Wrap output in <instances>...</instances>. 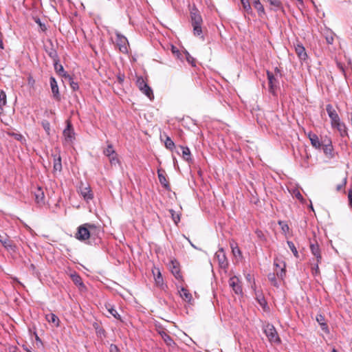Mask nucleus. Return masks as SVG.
Listing matches in <instances>:
<instances>
[{"label":"nucleus","instance_id":"obj_46","mask_svg":"<svg viewBox=\"0 0 352 352\" xmlns=\"http://www.w3.org/2000/svg\"><path fill=\"white\" fill-rule=\"evenodd\" d=\"M109 157L110 163L111 164H116L117 163L119 162L118 158L117 157L116 153L114 155H111V157Z\"/></svg>","mask_w":352,"mask_h":352},{"label":"nucleus","instance_id":"obj_57","mask_svg":"<svg viewBox=\"0 0 352 352\" xmlns=\"http://www.w3.org/2000/svg\"><path fill=\"white\" fill-rule=\"evenodd\" d=\"M258 300L261 306H264L266 304V301L263 298H262L261 299H258Z\"/></svg>","mask_w":352,"mask_h":352},{"label":"nucleus","instance_id":"obj_36","mask_svg":"<svg viewBox=\"0 0 352 352\" xmlns=\"http://www.w3.org/2000/svg\"><path fill=\"white\" fill-rule=\"evenodd\" d=\"M6 104V94L3 91H0V114L2 113L3 107Z\"/></svg>","mask_w":352,"mask_h":352},{"label":"nucleus","instance_id":"obj_1","mask_svg":"<svg viewBox=\"0 0 352 352\" xmlns=\"http://www.w3.org/2000/svg\"><path fill=\"white\" fill-rule=\"evenodd\" d=\"M101 232V228L94 223H86L80 226L76 233V238L80 241H85L90 237H98Z\"/></svg>","mask_w":352,"mask_h":352},{"label":"nucleus","instance_id":"obj_11","mask_svg":"<svg viewBox=\"0 0 352 352\" xmlns=\"http://www.w3.org/2000/svg\"><path fill=\"white\" fill-rule=\"evenodd\" d=\"M326 110L328 113L329 117L331 119V124L333 126L336 123H337L338 121L340 120V117L336 111V109L333 107V106L331 104H328L326 106Z\"/></svg>","mask_w":352,"mask_h":352},{"label":"nucleus","instance_id":"obj_56","mask_svg":"<svg viewBox=\"0 0 352 352\" xmlns=\"http://www.w3.org/2000/svg\"><path fill=\"white\" fill-rule=\"evenodd\" d=\"M0 48L2 50L4 48L3 38H2V34L1 32H0Z\"/></svg>","mask_w":352,"mask_h":352},{"label":"nucleus","instance_id":"obj_10","mask_svg":"<svg viewBox=\"0 0 352 352\" xmlns=\"http://www.w3.org/2000/svg\"><path fill=\"white\" fill-rule=\"evenodd\" d=\"M215 258L217 259L219 266L226 269L228 266V259L224 250L221 248L215 253Z\"/></svg>","mask_w":352,"mask_h":352},{"label":"nucleus","instance_id":"obj_33","mask_svg":"<svg viewBox=\"0 0 352 352\" xmlns=\"http://www.w3.org/2000/svg\"><path fill=\"white\" fill-rule=\"evenodd\" d=\"M241 3L242 4L244 11L246 13H248V14H253L249 0H241Z\"/></svg>","mask_w":352,"mask_h":352},{"label":"nucleus","instance_id":"obj_32","mask_svg":"<svg viewBox=\"0 0 352 352\" xmlns=\"http://www.w3.org/2000/svg\"><path fill=\"white\" fill-rule=\"evenodd\" d=\"M180 148L182 151V157L187 162L191 161V154L190 149L186 146H181Z\"/></svg>","mask_w":352,"mask_h":352},{"label":"nucleus","instance_id":"obj_20","mask_svg":"<svg viewBox=\"0 0 352 352\" xmlns=\"http://www.w3.org/2000/svg\"><path fill=\"white\" fill-rule=\"evenodd\" d=\"M310 249L313 255L316 256L318 263H320L322 260V256L320 254L319 245L317 243H312L310 245Z\"/></svg>","mask_w":352,"mask_h":352},{"label":"nucleus","instance_id":"obj_6","mask_svg":"<svg viewBox=\"0 0 352 352\" xmlns=\"http://www.w3.org/2000/svg\"><path fill=\"white\" fill-rule=\"evenodd\" d=\"M0 243L2 245L10 252H16V246L14 245L12 241H11L7 235L0 234Z\"/></svg>","mask_w":352,"mask_h":352},{"label":"nucleus","instance_id":"obj_28","mask_svg":"<svg viewBox=\"0 0 352 352\" xmlns=\"http://www.w3.org/2000/svg\"><path fill=\"white\" fill-rule=\"evenodd\" d=\"M153 274L155 277V280L156 285L158 286H161L163 285V278L162 276V274L158 268H155L153 270Z\"/></svg>","mask_w":352,"mask_h":352},{"label":"nucleus","instance_id":"obj_47","mask_svg":"<svg viewBox=\"0 0 352 352\" xmlns=\"http://www.w3.org/2000/svg\"><path fill=\"white\" fill-rule=\"evenodd\" d=\"M43 127L44 128L45 131L49 134L50 131V124L48 122H42Z\"/></svg>","mask_w":352,"mask_h":352},{"label":"nucleus","instance_id":"obj_23","mask_svg":"<svg viewBox=\"0 0 352 352\" xmlns=\"http://www.w3.org/2000/svg\"><path fill=\"white\" fill-rule=\"evenodd\" d=\"M254 8L257 10L258 14L260 17H263L265 14V9L260 0H254L253 2Z\"/></svg>","mask_w":352,"mask_h":352},{"label":"nucleus","instance_id":"obj_17","mask_svg":"<svg viewBox=\"0 0 352 352\" xmlns=\"http://www.w3.org/2000/svg\"><path fill=\"white\" fill-rule=\"evenodd\" d=\"M80 195L82 196L85 200L87 201L91 200L94 198V195L91 190L90 187L86 186H80Z\"/></svg>","mask_w":352,"mask_h":352},{"label":"nucleus","instance_id":"obj_53","mask_svg":"<svg viewBox=\"0 0 352 352\" xmlns=\"http://www.w3.org/2000/svg\"><path fill=\"white\" fill-rule=\"evenodd\" d=\"M326 40H327V43L332 44L333 42V37L331 35L329 36H327Z\"/></svg>","mask_w":352,"mask_h":352},{"label":"nucleus","instance_id":"obj_8","mask_svg":"<svg viewBox=\"0 0 352 352\" xmlns=\"http://www.w3.org/2000/svg\"><path fill=\"white\" fill-rule=\"evenodd\" d=\"M116 44L119 47V50L122 53L128 52V41L127 38L120 33H116Z\"/></svg>","mask_w":352,"mask_h":352},{"label":"nucleus","instance_id":"obj_16","mask_svg":"<svg viewBox=\"0 0 352 352\" xmlns=\"http://www.w3.org/2000/svg\"><path fill=\"white\" fill-rule=\"evenodd\" d=\"M50 83L54 98L56 100L59 101L60 100V96L58 91V84L55 78L52 76L50 79Z\"/></svg>","mask_w":352,"mask_h":352},{"label":"nucleus","instance_id":"obj_30","mask_svg":"<svg viewBox=\"0 0 352 352\" xmlns=\"http://www.w3.org/2000/svg\"><path fill=\"white\" fill-rule=\"evenodd\" d=\"M45 318L49 322L53 323L56 327H59L60 320L54 314L50 313L47 314Z\"/></svg>","mask_w":352,"mask_h":352},{"label":"nucleus","instance_id":"obj_22","mask_svg":"<svg viewBox=\"0 0 352 352\" xmlns=\"http://www.w3.org/2000/svg\"><path fill=\"white\" fill-rule=\"evenodd\" d=\"M54 171L60 172L62 170L61 157L60 154H54Z\"/></svg>","mask_w":352,"mask_h":352},{"label":"nucleus","instance_id":"obj_49","mask_svg":"<svg viewBox=\"0 0 352 352\" xmlns=\"http://www.w3.org/2000/svg\"><path fill=\"white\" fill-rule=\"evenodd\" d=\"M49 55L51 58H53L54 61L55 62L56 60H58V56H57V53L56 51L54 50H52V52H50L49 53Z\"/></svg>","mask_w":352,"mask_h":352},{"label":"nucleus","instance_id":"obj_58","mask_svg":"<svg viewBox=\"0 0 352 352\" xmlns=\"http://www.w3.org/2000/svg\"><path fill=\"white\" fill-rule=\"evenodd\" d=\"M118 79H119L120 82H122L123 81V78H122L120 76L118 77Z\"/></svg>","mask_w":352,"mask_h":352},{"label":"nucleus","instance_id":"obj_24","mask_svg":"<svg viewBox=\"0 0 352 352\" xmlns=\"http://www.w3.org/2000/svg\"><path fill=\"white\" fill-rule=\"evenodd\" d=\"M295 51L299 58H300L301 60H305L307 58V54L305 52V47L302 45H296V46L295 47Z\"/></svg>","mask_w":352,"mask_h":352},{"label":"nucleus","instance_id":"obj_44","mask_svg":"<svg viewBox=\"0 0 352 352\" xmlns=\"http://www.w3.org/2000/svg\"><path fill=\"white\" fill-rule=\"evenodd\" d=\"M267 277L272 285H273L274 286H278L276 275L274 273H270Z\"/></svg>","mask_w":352,"mask_h":352},{"label":"nucleus","instance_id":"obj_9","mask_svg":"<svg viewBox=\"0 0 352 352\" xmlns=\"http://www.w3.org/2000/svg\"><path fill=\"white\" fill-rule=\"evenodd\" d=\"M267 76L269 83V91L273 95H276V91L279 83L278 80L274 77V74L269 71L267 72Z\"/></svg>","mask_w":352,"mask_h":352},{"label":"nucleus","instance_id":"obj_31","mask_svg":"<svg viewBox=\"0 0 352 352\" xmlns=\"http://www.w3.org/2000/svg\"><path fill=\"white\" fill-rule=\"evenodd\" d=\"M157 175H158V178H159V181H160V184L164 188H169V184H168V181L166 179V177H165V175L164 173V171H162L161 170H157Z\"/></svg>","mask_w":352,"mask_h":352},{"label":"nucleus","instance_id":"obj_14","mask_svg":"<svg viewBox=\"0 0 352 352\" xmlns=\"http://www.w3.org/2000/svg\"><path fill=\"white\" fill-rule=\"evenodd\" d=\"M229 285L236 294H242V288L239 280L236 276H232L230 278Z\"/></svg>","mask_w":352,"mask_h":352},{"label":"nucleus","instance_id":"obj_15","mask_svg":"<svg viewBox=\"0 0 352 352\" xmlns=\"http://www.w3.org/2000/svg\"><path fill=\"white\" fill-rule=\"evenodd\" d=\"M35 201L39 206L45 204V194L43 190L41 187H37L34 191Z\"/></svg>","mask_w":352,"mask_h":352},{"label":"nucleus","instance_id":"obj_43","mask_svg":"<svg viewBox=\"0 0 352 352\" xmlns=\"http://www.w3.org/2000/svg\"><path fill=\"white\" fill-rule=\"evenodd\" d=\"M165 146L167 148L172 150L175 146V144L169 137H167L165 140Z\"/></svg>","mask_w":352,"mask_h":352},{"label":"nucleus","instance_id":"obj_5","mask_svg":"<svg viewBox=\"0 0 352 352\" xmlns=\"http://www.w3.org/2000/svg\"><path fill=\"white\" fill-rule=\"evenodd\" d=\"M274 265L276 267V275L280 278L281 279H283L285 276V273H286V271H285V267H286V264H285V262L278 258H276L274 259Z\"/></svg>","mask_w":352,"mask_h":352},{"label":"nucleus","instance_id":"obj_38","mask_svg":"<svg viewBox=\"0 0 352 352\" xmlns=\"http://www.w3.org/2000/svg\"><path fill=\"white\" fill-rule=\"evenodd\" d=\"M65 80H68V82H69L71 88L74 91H76V90L78 89V88H79L78 84L73 80V78H72V77L70 75L67 76Z\"/></svg>","mask_w":352,"mask_h":352},{"label":"nucleus","instance_id":"obj_55","mask_svg":"<svg viewBox=\"0 0 352 352\" xmlns=\"http://www.w3.org/2000/svg\"><path fill=\"white\" fill-rule=\"evenodd\" d=\"M295 195V197L299 199V200H302L303 198H302V195L300 194V192L299 191H297L296 192L294 193Z\"/></svg>","mask_w":352,"mask_h":352},{"label":"nucleus","instance_id":"obj_21","mask_svg":"<svg viewBox=\"0 0 352 352\" xmlns=\"http://www.w3.org/2000/svg\"><path fill=\"white\" fill-rule=\"evenodd\" d=\"M160 333L161 335L162 338L163 339V340L164 341L167 346L172 348L175 346V342L168 334H167L165 331L160 332Z\"/></svg>","mask_w":352,"mask_h":352},{"label":"nucleus","instance_id":"obj_50","mask_svg":"<svg viewBox=\"0 0 352 352\" xmlns=\"http://www.w3.org/2000/svg\"><path fill=\"white\" fill-rule=\"evenodd\" d=\"M186 59L189 63H190L192 66H195L194 58L191 57L188 52H186Z\"/></svg>","mask_w":352,"mask_h":352},{"label":"nucleus","instance_id":"obj_4","mask_svg":"<svg viewBox=\"0 0 352 352\" xmlns=\"http://www.w3.org/2000/svg\"><path fill=\"white\" fill-rule=\"evenodd\" d=\"M264 333L267 337L270 342L279 343L280 338L275 327L271 324H267L264 327Z\"/></svg>","mask_w":352,"mask_h":352},{"label":"nucleus","instance_id":"obj_29","mask_svg":"<svg viewBox=\"0 0 352 352\" xmlns=\"http://www.w3.org/2000/svg\"><path fill=\"white\" fill-rule=\"evenodd\" d=\"M179 295L183 300L188 302H190L192 298V294L184 287H182L179 291Z\"/></svg>","mask_w":352,"mask_h":352},{"label":"nucleus","instance_id":"obj_45","mask_svg":"<svg viewBox=\"0 0 352 352\" xmlns=\"http://www.w3.org/2000/svg\"><path fill=\"white\" fill-rule=\"evenodd\" d=\"M171 52L177 58H182V54L179 52V50L175 47L174 45L171 46Z\"/></svg>","mask_w":352,"mask_h":352},{"label":"nucleus","instance_id":"obj_19","mask_svg":"<svg viewBox=\"0 0 352 352\" xmlns=\"http://www.w3.org/2000/svg\"><path fill=\"white\" fill-rule=\"evenodd\" d=\"M331 126L333 128H336L342 137L348 135L347 128L345 124L342 122L340 120Z\"/></svg>","mask_w":352,"mask_h":352},{"label":"nucleus","instance_id":"obj_13","mask_svg":"<svg viewBox=\"0 0 352 352\" xmlns=\"http://www.w3.org/2000/svg\"><path fill=\"white\" fill-rule=\"evenodd\" d=\"M322 146L323 151L326 155L329 156L331 158L333 157V148L331 140L330 139H325L322 142Z\"/></svg>","mask_w":352,"mask_h":352},{"label":"nucleus","instance_id":"obj_2","mask_svg":"<svg viewBox=\"0 0 352 352\" xmlns=\"http://www.w3.org/2000/svg\"><path fill=\"white\" fill-rule=\"evenodd\" d=\"M190 17L194 34L196 36H200L202 33L201 25L203 20L197 9H192L190 11Z\"/></svg>","mask_w":352,"mask_h":352},{"label":"nucleus","instance_id":"obj_3","mask_svg":"<svg viewBox=\"0 0 352 352\" xmlns=\"http://www.w3.org/2000/svg\"><path fill=\"white\" fill-rule=\"evenodd\" d=\"M136 85L139 90L147 96L151 100L154 99V94L152 89L148 86L143 77H138L136 80Z\"/></svg>","mask_w":352,"mask_h":352},{"label":"nucleus","instance_id":"obj_25","mask_svg":"<svg viewBox=\"0 0 352 352\" xmlns=\"http://www.w3.org/2000/svg\"><path fill=\"white\" fill-rule=\"evenodd\" d=\"M72 281L76 285L81 288H85V284L82 282V278L77 274L74 273L70 275Z\"/></svg>","mask_w":352,"mask_h":352},{"label":"nucleus","instance_id":"obj_60","mask_svg":"<svg viewBox=\"0 0 352 352\" xmlns=\"http://www.w3.org/2000/svg\"><path fill=\"white\" fill-rule=\"evenodd\" d=\"M112 347H113L115 349H116V350H117V347H116V346H112V345H111V348H112Z\"/></svg>","mask_w":352,"mask_h":352},{"label":"nucleus","instance_id":"obj_59","mask_svg":"<svg viewBox=\"0 0 352 352\" xmlns=\"http://www.w3.org/2000/svg\"><path fill=\"white\" fill-rule=\"evenodd\" d=\"M332 352H337V350L336 349H333Z\"/></svg>","mask_w":352,"mask_h":352},{"label":"nucleus","instance_id":"obj_51","mask_svg":"<svg viewBox=\"0 0 352 352\" xmlns=\"http://www.w3.org/2000/svg\"><path fill=\"white\" fill-rule=\"evenodd\" d=\"M8 350V352H19V349L16 346H10Z\"/></svg>","mask_w":352,"mask_h":352},{"label":"nucleus","instance_id":"obj_27","mask_svg":"<svg viewBox=\"0 0 352 352\" xmlns=\"http://www.w3.org/2000/svg\"><path fill=\"white\" fill-rule=\"evenodd\" d=\"M270 6H272V9L275 11L281 10L284 12L282 2L280 0H267Z\"/></svg>","mask_w":352,"mask_h":352},{"label":"nucleus","instance_id":"obj_26","mask_svg":"<svg viewBox=\"0 0 352 352\" xmlns=\"http://www.w3.org/2000/svg\"><path fill=\"white\" fill-rule=\"evenodd\" d=\"M54 65V69L58 75L63 77L65 79L67 76H69V74L64 70L63 65L58 63V60H56Z\"/></svg>","mask_w":352,"mask_h":352},{"label":"nucleus","instance_id":"obj_18","mask_svg":"<svg viewBox=\"0 0 352 352\" xmlns=\"http://www.w3.org/2000/svg\"><path fill=\"white\" fill-rule=\"evenodd\" d=\"M308 138L311 142V145L314 148H316L317 149H319L321 148L322 143L320 142V141L319 140V138L316 134L309 132L308 133Z\"/></svg>","mask_w":352,"mask_h":352},{"label":"nucleus","instance_id":"obj_12","mask_svg":"<svg viewBox=\"0 0 352 352\" xmlns=\"http://www.w3.org/2000/svg\"><path fill=\"white\" fill-rule=\"evenodd\" d=\"M63 135L68 142H72L75 138V133L69 120L67 121V127L63 131Z\"/></svg>","mask_w":352,"mask_h":352},{"label":"nucleus","instance_id":"obj_39","mask_svg":"<svg viewBox=\"0 0 352 352\" xmlns=\"http://www.w3.org/2000/svg\"><path fill=\"white\" fill-rule=\"evenodd\" d=\"M103 153L107 157H111L116 153L112 144H109L107 147L104 150Z\"/></svg>","mask_w":352,"mask_h":352},{"label":"nucleus","instance_id":"obj_48","mask_svg":"<svg viewBox=\"0 0 352 352\" xmlns=\"http://www.w3.org/2000/svg\"><path fill=\"white\" fill-rule=\"evenodd\" d=\"M278 224L280 226H281V228H282V230H283V232H286L289 230V226L287 224H286L284 222L280 221L278 222Z\"/></svg>","mask_w":352,"mask_h":352},{"label":"nucleus","instance_id":"obj_7","mask_svg":"<svg viewBox=\"0 0 352 352\" xmlns=\"http://www.w3.org/2000/svg\"><path fill=\"white\" fill-rule=\"evenodd\" d=\"M169 267L175 278L179 281H183V276L180 271L179 263L176 260H172L170 262Z\"/></svg>","mask_w":352,"mask_h":352},{"label":"nucleus","instance_id":"obj_35","mask_svg":"<svg viewBox=\"0 0 352 352\" xmlns=\"http://www.w3.org/2000/svg\"><path fill=\"white\" fill-rule=\"evenodd\" d=\"M230 248L232 249V252L233 253V254L236 256H241V252L237 245L236 243L232 241L230 243Z\"/></svg>","mask_w":352,"mask_h":352},{"label":"nucleus","instance_id":"obj_40","mask_svg":"<svg viewBox=\"0 0 352 352\" xmlns=\"http://www.w3.org/2000/svg\"><path fill=\"white\" fill-rule=\"evenodd\" d=\"M107 310L110 314H111L116 319H120V316L118 313L116 309H114L113 307H111L110 305L107 306Z\"/></svg>","mask_w":352,"mask_h":352},{"label":"nucleus","instance_id":"obj_42","mask_svg":"<svg viewBox=\"0 0 352 352\" xmlns=\"http://www.w3.org/2000/svg\"><path fill=\"white\" fill-rule=\"evenodd\" d=\"M287 245L291 250V251L293 252L294 255L298 258V252L297 251V249L294 245V243L292 241H287Z\"/></svg>","mask_w":352,"mask_h":352},{"label":"nucleus","instance_id":"obj_54","mask_svg":"<svg viewBox=\"0 0 352 352\" xmlns=\"http://www.w3.org/2000/svg\"><path fill=\"white\" fill-rule=\"evenodd\" d=\"M319 263H318V261H316V263L314 264V267H313V270H315L316 274H318L319 272V267H318Z\"/></svg>","mask_w":352,"mask_h":352},{"label":"nucleus","instance_id":"obj_34","mask_svg":"<svg viewBox=\"0 0 352 352\" xmlns=\"http://www.w3.org/2000/svg\"><path fill=\"white\" fill-rule=\"evenodd\" d=\"M316 320L320 324L322 329L324 331H328V327L327 324L324 322V316L321 314H319L316 316Z\"/></svg>","mask_w":352,"mask_h":352},{"label":"nucleus","instance_id":"obj_52","mask_svg":"<svg viewBox=\"0 0 352 352\" xmlns=\"http://www.w3.org/2000/svg\"><path fill=\"white\" fill-rule=\"evenodd\" d=\"M348 199L349 205L352 206V189H350L348 192Z\"/></svg>","mask_w":352,"mask_h":352},{"label":"nucleus","instance_id":"obj_37","mask_svg":"<svg viewBox=\"0 0 352 352\" xmlns=\"http://www.w3.org/2000/svg\"><path fill=\"white\" fill-rule=\"evenodd\" d=\"M169 212L171 215V218L173 219V221H174V223L177 225L178 223L180 221V217H181V214L180 213H177L173 209H170L169 210Z\"/></svg>","mask_w":352,"mask_h":352},{"label":"nucleus","instance_id":"obj_41","mask_svg":"<svg viewBox=\"0 0 352 352\" xmlns=\"http://www.w3.org/2000/svg\"><path fill=\"white\" fill-rule=\"evenodd\" d=\"M346 182H347V176L346 175L342 178V182L340 184L336 186V190L338 192H340V191L344 190V187L346 184Z\"/></svg>","mask_w":352,"mask_h":352}]
</instances>
